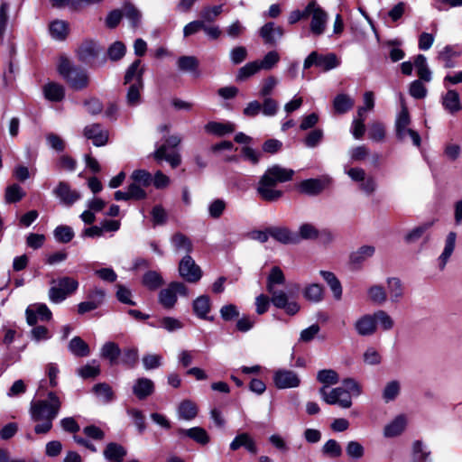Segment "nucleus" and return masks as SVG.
Segmentation results:
<instances>
[{"instance_id": "17", "label": "nucleus", "mask_w": 462, "mask_h": 462, "mask_svg": "<svg viewBox=\"0 0 462 462\" xmlns=\"http://www.w3.org/2000/svg\"><path fill=\"white\" fill-rule=\"evenodd\" d=\"M330 183V179L324 177L321 179H308L302 180L299 189L300 192L310 196H316L321 193Z\"/></svg>"}, {"instance_id": "18", "label": "nucleus", "mask_w": 462, "mask_h": 462, "mask_svg": "<svg viewBox=\"0 0 462 462\" xmlns=\"http://www.w3.org/2000/svg\"><path fill=\"white\" fill-rule=\"evenodd\" d=\"M328 21V13L318 5L310 18V31L314 36L322 35L327 28Z\"/></svg>"}, {"instance_id": "52", "label": "nucleus", "mask_w": 462, "mask_h": 462, "mask_svg": "<svg viewBox=\"0 0 462 462\" xmlns=\"http://www.w3.org/2000/svg\"><path fill=\"white\" fill-rule=\"evenodd\" d=\"M460 52L452 46H446L438 55V59L444 62L445 68H453L455 63L453 58L459 56Z\"/></svg>"}, {"instance_id": "50", "label": "nucleus", "mask_w": 462, "mask_h": 462, "mask_svg": "<svg viewBox=\"0 0 462 462\" xmlns=\"http://www.w3.org/2000/svg\"><path fill=\"white\" fill-rule=\"evenodd\" d=\"M143 83H130V87L126 94V102L131 106H135L141 102V91Z\"/></svg>"}, {"instance_id": "42", "label": "nucleus", "mask_w": 462, "mask_h": 462, "mask_svg": "<svg viewBox=\"0 0 462 462\" xmlns=\"http://www.w3.org/2000/svg\"><path fill=\"white\" fill-rule=\"evenodd\" d=\"M401 392V383L397 380L388 382L383 389L382 396L385 402H390L397 398Z\"/></svg>"}, {"instance_id": "21", "label": "nucleus", "mask_w": 462, "mask_h": 462, "mask_svg": "<svg viewBox=\"0 0 462 462\" xmlns=\"http://www.w3.org/2000/svg\"><path fill=\"white\" fill-rule=\"evenodd\" d=\"M127 455V449L119 443L109 442L103 450V456L107 462H123Z\"/></svg>"}, {"instance_id": "14", "label": "nucleus", "mask_w": 462, "mask_h": 462, "mask_svg": "<svg viewBox=\"0 0 462 462\" xmlns=\"http://www.w3.org/2000/svg\"><path fill=\"white\" fill-rule=\"evenodd\" d=\"M354 328L357 335L361 337H370L375 334L377 324L374 314H364L360 316L354 323Z\"/></svg>"}, {"instance_id": "30", "label": "nucleus", "mask_w": 462, "mask_h": 462, "mask_svg": "<svg viewBox=\"0 0 462 462\" xmlns=\"http://www.w3.org/2000/svg\"><path fill=\"white\" fill-rule=\"evenodd\" d=\"M177 412L180 420H191L198 415V407L195 402L184 400L179 404Z\"/></svg>"}, {"instance_id": "32", "label": "nucleus", "mask_w": 462, "mask_h": 462, "mask_svg": "<svg viewBox=\"0 0 462 462\" xmlns=\"http://www.w3.org/2000/svg\"><path fill=\"white\" fill-rule=\"evenodd\" d=\"M92 391L97 398L104 404H107L115 399L114 392L111 386L106 383L95 384Z\"/></svg>"}, {"instance_id": "20", "label": "nucleus", "mask_w": 462, "mask_h": 462, "mask_svg": "<svg viewBox=\"0 0 462 462\" xmlns=\"http://www.w3.org/2000/svg\"><path fill=\"white\" fill-rule=\"evenodd\" d=\"M267 178H260L258 186H257V193L259 197L265 201L273 202L280 199L283 192L280 189H277L274 186H270V184L265 183Z\"/></svg>"}, {"instance_id": "7", "label": "nucleus", "mask_w": 462, "mask_h": 462, "mask_svg": "<svg viewBox=\"0 0 462 462\" xmlns=\"http://www.w3.org/2000/svg\"><path fill=\"white\" fill-rule=\"evenodd\" d=\"M410 116L408 111L403 109L398 116L395 122L396 136L400 141H406L411 138L412 143L419 147L420 145V136L418 132L409 128Z\"/></svg>"}, {"instance_id": "6", "label": "nucleus", "mask_w": 462, "mask_h": 462, "mask_svg": "<svg viewBox=\"0 0 462 462\" xmlns=\"http://www.w3.org/2000/svg\"><path fill=\"white\" fill-rule=\"evenodd\" d=\"M319 393L322 400L328 404H337L344 409H348L352 405V400L348 391L345 390L342 386L336 387L330 392H328L327 386H322Z\"/></svg>"}, {"instance_id": "4", "label": "nucleus", "mask_w": 462, "mask_h": 462, "mask_svg": "<svg viewBox=\"0 0 462 462\" xmlns=\"http://www.w3.org/2000/svg\"><path fill=\"white\" fill-rule=\"evenodd\" d=\"M53 283L55 281L52 282ZM49 290V299L53 303L62 302L69 295L74 293L79 288L77 280L65 276L60 278Z\"/></svg>"}, {"instance_id": "47", "label": "nucleus", "mask_w": 462, "mask_h": 462, "mask_svg": "<svg viewBox=\"0 0 462 462\" xmlns=\"http://www.w3.org/2000/svg\"><path fill=\"white\" fill-rule=\"evenodd\" d=\"M123 16H125L134 28H136L141 21L142 14L140 11L131 3H125L123 7Z\"/></svg>"}, {"instance_id": "61", "label": "nucleus", "mask_w": 462, "mask_h": 462, "mask_svg": "<svg viewBox=\"0 0 462 462\" xmlns=\"http://www.w3.org/2000/svg\"><path fill=\"white\" fill-rule=\"evenodd\" d=\"M374 314L376 324L378 323L383 330L388 331L393 328L394 320L386 311L379 310Z\"/></svg>"}, {"instance_id": "5", "label": "nucleus", "mask_w": 462, "mask_h": 462, "mask_svg": "<svg viewBox=\"0 0 462 462\" xmlns=\"http://www.w3.org/2000/svg\"><path fill=\"white\" fill-rule=\"evenodd\" d=\"M340 64V60L335 53L321 54L318 51H311L304 60L303 69H309L310 67L315 66L319 68L322 71H329Z\"/></svg>"}, {"instance_id": "34", "label": "nucleus", "mask_w": 462, "mask_h": 462, "mask_svg": "<svg viewBox=\"0 0 462 462\" xmlns=\"http://www.w3.org/2000/svg\"><path fill=\"white\" fill-rule=\"evenodd\" d=\"M121 354V350L117 344L115 342H106L103 345L100 350V356L107 359L110 365H115Z\"/></svg>"}, {"instance_id": "48", "label": "nucleus", "mask_w": 462, "mask_h": 462, "mask_svg": "<svg viewBox=\"0 0 462 462\" xmlns=\"http://www.w3.org/2000/svg\"><path fill=\"white\" fill-rule=\"evenodd\" d=\"M285 282V276L282 269L278 266H274L271 269L270 274L267 278L266 289L268 291H273L275 289L276 284L282 285Z\"/></svg>"}, {"instance_id": "41", "label": "nucleus", "mask_w": 462, "mask_h": 462, "mask_svg": "<svg viewBox=\"0 0 462 462\" xmlns=\"http://www.w3.org/2000/svg\"><path fill=\"white\" fill-rule=\"evenodd\" d=\"M193 310L200 319H207L208 313L210 311V300L208 296L202 295L193 301Z\"/></svg>"}, {"instance_id": "12", "label": "nucleus", "mask_w": 462, "mask_h": 462, "mask_svg": "<svg viewBox=\"0 0 462 462\" xmlns=\"http://www.w3.org/2000/svg\"><path fill=\"white\" fill-rule=\"evenodd\" d=\"M180 275L189 282H197L202 276V272L199 265L189 255L184 256L179 264Z\"/></svg>"}, {"instance_id": "24", "label": "nucleus", "mask_w": 462, "mask_h": 462, "mask_svg": "<svg viewBox=\"0 0 462 462\" xmlns=\"http://www.w3.org/2000/svg\"><path fill=\"white\" fill-rule=\"evenodd\" d=\"M177 433L180 437H189L200 445H206L209 442V436L201 427H193L188 430L178 429Z\"/></svg>"}, {"instance_id": "40", "label": "nucleus", "mask_w": 462, "mask_h": 462, "mask_svg": "<svg viewBox=\"0 0 462 462\" xmlns=\"http://www.w3.org/2000/svg\"><path fill=\"white\" fill-rule=\"evenodd\" d=\"M205 130L208 134H212L217 136H223L226 134L233 133L235 128L231 124L209 122L205 125Z\"/></svg>"}, {"instance_id": "59", "label": "nucleus", "mask_w": 462, "mask_h": 462, "mask_svg": "<svg viewBox=\"0 0 462 462\" xmlns=\"http://www.w3.org/2000/svg\"><path fill=\"white\" fill-rule=\"evenodd\" d=\"M132 181H134L143 188L150 186L152 182V174L145 170H135L131 174Z\"/></svg>"}, {"instance_id": "63", "label": "nucleus", "mask_w": 462, "mask_h": 462, "mask_svg": "<svg viewBox=\"0 0 462 462\" xmlns=\"http://www.w3.org/2000/svg\"><path fill=\"white\" fill-rule=\"evenodd\" d=\"M177 64L180 70L193 72L198 69L199 61L194 56H181L179 58Z\"/></svg>"}, {"instance_id": "60", "label": "nucleus", "mask_w": 462, "mask_h": 462, "mask_svg": "<svg viewBox=\"0 0 462 462\" xmlns=\"http://www.w3.org/2000/svg\"><path fill=\"white\" fill-rule=\"evenodd\" d=\"M319 230L315 226L310 223H304L300 226L299 227V233L297 234L299 236L300 241L301 239L303 240H313L318 238L319 236Z\"/></svg>"}, {"instance_id": "49", "label": "nucleus", "mask_w": 462, "mask_h": 462, "mask_svg": "<svg viewBox=\"0 0 462 462\" xmlns=\"http://www.w3.org/2000/svg\"><path fill=\"white\" fill-rule=\"evenodd\" d=\"M430 451L420 440H416L412 446V462H427L429 460Z\"/></svg>"}, {"instance_id": "62", "label": "nucleus", "mask_w": 462, "mask_h": 462, "mask_svg": "<svg viewBox=\"0 0 462 462\" xmlns=\"http://www.w3.org/2000/svg\"><path fill=\"white\" fill-rule=\"evenodd\" d=\"M125 45L122 42L116 41L108 47L107 56L109 60L117 61L125 55Z\"/></svg>"}, {"instance_id": "13", "label": "nucleus", "mask_w": 462, "mask_h": 462, "mask_svg": "<svg viewBox=\"0 0 462 462\" xmlns=\"http://www.w3.org/2000/svg\"><path fill=\"white\" fill-rule=\"evenodd\" d=\"M53 195L60 202L67 207L72 206L80 199V193L72 189L68 182L60 181L52 190Z\"/></svg>"}, {"instance_id": "55", "label": "nucleus", "mask_w": 462, "mask_h": 462, "mask_svg": "<svg viewBox=\"0 0 462 462\" xmlns=\"http://www.w3.org/2000/svg\"><path fill=\"white\" fill-rule=\"evenodd\" d=\"M317 380L328 387V385L336 384L339 381L338 374L332 369H323L318 372Z\"/></svg>"}, {"instance_id": "29", "label": "nucleus", "mask_w": 462, "mask_h": 462, "mask_svg": "<svg viewBox=\"0 0 462 462\" xmlns=\"http://www.w3.org/2000/svg\"><path fill=\"white\" fill-rule=\"evenodd\" d=\"M43 95L51 102H60L65 97L63 86L55 82H50L43 86Z\"/></svg>"}, {"instance_id": "9", "label": "nucleus", "mask_w": 462, "mask_h": 462, "mask_svg": "<svg viewBox=\"0 0 462 462\" xmlns=\"http://www.w3.org/2000/svg\"><path fill=\"white\" fill-rule=\"evenodd\" d=\"M273 383L278 389L297 388L300 385L299 374L288 369H277L273 372Z\"/></svg>"}, {"instance_id": "23", "label": "nucleus", "mask_w": 462, "mask_h": 462, "mask_svg": "<svg viewBox=\"0 0 462 462\" xmlns=\"http://www.w3.org/2000/svg\"><path fill=\"white\" fill-rule=\"evenodd\" d=\"M457 234L450 232L446 237L445 246L441 254L438 258V263L439 270H444L450 256L452 255L456 246Z\"/></svg>"}, {"instance_id": "2", "label": "nucleus", "mask_w": 462, "mask_h": 462, "mask_svg": "<svg viewBox=\"0 0 462 462\" xmlns=\"http://www.w3.org/2000/svg\"><path fill=\"white\" fill-rule=\"evenodd\" d=\"M58 71L75 90H81L88 86V73L84 69L73 66L65 56H60L59 59Z\"/></svg>"}, {"instance_id": "27", "label": "nucleus", "mask_w": 462, "mask_h": 462, "mask_svg": "<svg viewBox=\"0 0 462 462\" xmlns=\"http://www.w3.org/2000/svg\"><path fill=\"white\" fill-rule=\"evenodd\" d=\"M154 391V383L151 379L148 378H139L136 380L133 386V392L135 396L143 400L151 395Z\"/></svg>"}, {"instance_id": "46", "label": "nucleus", "mask_w": 462, "mask_h": 462, "mask_svg": "<svg viewBox=\"0 0 462 462\" xmlns=\"http://www.w3.org/2000/svg\"><path fill=\"white\" fill-rule=\"evenodd\" d=\"M171 242L174 246L175 250L184 251L186 253H190L192 251V243L189 237L181 233H177L172 236Z\"/></svg>"}, {"instance_id": "57", "label": "nucleus", "mask_w": 462, "mask_h": 462, "mask_svg": "<svg viewBox=\"0 0 462 462\" xmlns=\"http://www.w3.org/2000/svg\"><path fill=\"white\" fill-rule=\"evenodd\" d=\"M385 127L380 122H374L369 125L368 137L374 142L381 143L385 138Z\"/></svg>"}, {"instance_id": "33", "label": "nucleus", "mask_w": 462, "mask_h": 462, "mask_svg": "<svg viewBox=\"0 0 462 462\" xmlns=\"http://www.w3.org/2000/svg\"><path fill=\"white\" fill-rule=\"evenodd\" d=\"M319 273L332 291L334 298L337 300H341L343 292L342 286L336 275L328 271H320Z\"/></svg>"}, {"instance_id": "26", "label": "nucleus", "mask_w": 462, "mask_h": 462, "mask_svg": "<svg viewBox=\"0 0 462 462\" xmlns=\"http://www.w3.org/2000/svg\"><path fill=\"white\" fill-rule=\"evenodd\" d=\"M144 72V68L141 65L140 60H135L126 69L124 83H143V74Z\"/></svg>"}, {"instance_id": "11", "label": "nucleus", "mask_w": 462, "mask_h": 462, "mask_svg": "<svg viewBox=\"0 0 462 462\" xmlns=\"http://www.w3.org/2000/svg\"><path fill=\"white\" fill-rule=\"evenodd\" d=\"M101 51L98 44L92 40L84 41L77 50L78 59L90 67H95V60L97 58Z\"/></svg>"}, {"instance_id": "39", "label": "nucleus", "mask_w": 462, "mask_h": 462, "mask_svg": "<svg viewBox=\"0 0 462 462\" xmlns=\"http://www.w3.org/2000/svg\"><path fill=\"white\" fill-rule=\"evenodd\" d=\"M223 12V5H207L202 8L200 11V21L204 22V24L214 23L216 19Z\"/></svg>"}, {"instance_id": "36", "label": "nucleus", "mask_w": 462, "mask_h": 462, "mask_svg": "<svg viewBox=\"0 0 462 462\" xmlns=\"http://www.w3.org/2000/svg\"><path fill=\"white\" fill-rule=\"evenodd\" d=\"M414 66L420 80L430 82L431 80V71L428 67L427 59L424 55L419 54L414 59Z\"/></svg>"}, {"instance_id": "44", "label": "nucleus", "mask_w": 462, "mask_h": 462, "mask_svg": "<svg viewBox=\"0 0 462 462\" xmlns=\"http://www.w3.org/2000/svg\"><path fill=\"white\" fill-rule=\"evenodd\" d=\"M69 32L68 23L62 20L53 21L50 24V33L56 40H64Z\"/></svg>"}, {"instance_id": "15", "label": "nucleus", "mask_w": 462, "mask_h": 462, "mask_svg": "<svg viewBox=\"0 0 462 462\" xmlns=\"http://www.w3.org/2000/svg\"><path fill=\"white\" fill-rule=\"evenodd\" d=\"M83 134L97 147L106 145L108 141V132L99 124L87 125L83 130Z\"/></svg>"}, {"instance_id": "37", "label": "nucleus", "mask_w": 462, "mask_h": 462, "mask_svg": "<svg viewBox=\"0 0 462 462\" xmlns=\"http://www.w3.org/2000/svg\"><path fill=\"white\" fill-rule=\"evenodd\" d=\"M355 101L346 94L337 95L333 101V107L337 114H345L353 108Z\"/></svg>"}, {"instance_id": "31", "label": "nucleus", "mask_w": 462, "mask_h": 462, "mask_svg": "<svg viewBox=\"0 0 462 462\" xmlns=\"http://www.w3.org/2000/svg\"><path fill=\"white\" fill-rule=\"evenodd\" d=\"M68 348L72 355L79 357L88 356L90 354L88 345L80 337H72L69 342Z\"/></svg>"}, {"instance_id": "16", "label": "nucleus", "mask_w": 462, "mask_h": 462, "mask_svg": "<svg viewBox=\"0 0 462 462\" xmlns=\"http://www.w3.org/2000/svg\"><path fill=\"white\" fill-rule=\"evenodd\" d=\"M259 34L265 44L275 45L282 38L284 30L273 22H269L260 28Z\"/></svg>"}, {"instance_id": "56", "label": "nucleus", "mask_w": 462, "mask_h": 462, "mask_svg": "<svg viewBox=\"0 0 462 462\" xmlns=\"http://www.w3.org/2000/svg\"><path fill=\"white\" fill-rule=\"evenodd\" d=\"M54 238L63 244H67L74 237V231L69 226H58L53 231Z\"/></svg>"}, {"instance_id": "8", "label": "nucleus", "mask_w": 462, "mask_h": 462, "mask_svg": "<svg viewBox=\"0 0 462 462\" xmlns=\"http://www.w3.org/2000/svg\"><path fill=\"white\" fill-rule=\"evenodd\" d=\"M188 288L182 282H171L159 293V302L165 309H171L177 301L178 295L186 296Z\"/></svg>"}, {"instance_id": "28", "label": "nucleus", "mask_w": 462, "mask_h": 462, "mask_svg": "<svg viewBox=\"0 0 462 462\" xmlns=\"http://www.w3.org/2000/svg\"><path fill=\"white\" fill-rule=\"evenodd\" d=\"M387 291V295H389L392 302H399L404 295V289L401 280L395 277L388 278Z\"/></svg>"}, {"instance_id": "10", "label": "nucleus", "mask_w": 462, "mask_h": 462, "mask_svg": "<svg viewBox=\"0 0 462 462\" xmlns=\"http://www.w3.org/2000/svg\"><path fill=\"white\" fill-rule=\"evenodd\" d=\"M292 169L282 167L281 165L275 164L269 167L261 178H267L265 183L270 186L276 187L277 183H282L289 181L294 175Z\"/></svg>"}, {"instance_id": "51", "label": "nucleus", "mask_w": 462, "mask_h": 462, "mask_svg": "<svg viewBox=\"0 0 462 462\" xmlns=\"http://www.w3.org/2000/svg\"><path fill=\"white\" fill-rule=\"evenodd\" d=\"M261 70V68L258 64V60H254L252 62L246 63L245 66L241 67L236 75L237 81H244L249 77L256 74Z\"/></svg>"}, {"instance_id": "35", "label": "nucleus", "mask_w": 462, "mask_h": 462, "mask_svg": "<svg viewBox=\"0 0 462 462\" xmlns=\"http://www.w3.org/2000/svg\"><path fill=\"white\" fill-rule=\"evenodd\" d=\"M406 419L404 416H397L391 423L384 428V436L393 438L400 435L405 429Z\"/></svg>"}, {"instance_id": "45", "label": "nucleus", "mask_w": 462, "mask_h": 462, "mask_svg": "<svg viewBox=\"0 0 462 462\" xmlns=\"http://www.w3.org/2000/svg\"><path fill=\"white\" fill-rule=\"evenodd\" d=\"M367 295L369 300L376 304L383 305L387 300V292L381 285H373L368 288Z\"/></svg>"}, {"instance_id": "25", "label": "nucleus", "mask_w": 462, "mask_h": 462, "mask_svg": "<svg viewBox=\"0 0 462 462\" xmlns=\"http://www.w3.org/2000/svg\"><path fill=\"white\" fill-rule=\"evenodd\" d=\"M441 104L445 110L450 114H456L462 109L459 95L456 90H448L441 98Z\"/></svg>"}, {"instance_id": "3", "label": "nucleus", "mask_w": 462, "mask_h": 462, "mask_svg": "<svg viewBox=\"0 0 462 462\" xmlns=\"http://www.w3.org/2000/svg\"><path fill=\"white\" fill-rule=\"evenodd\" d=\"M180 143L181 138L179 135H171L165 139L164 143L155 149L152 156L158 162L166 161L172 168H177L181 163V156L176 151L169 152V149L178 147Z\"/></svg>"}, {"instance_id": "22", "label": "nucleus", "mask_w": 462, "mask_h": 462, "mask_svg": "<svg viewBox=\"0 0 462 462\" xmlns=\"http://www.w3.org/2000/svg\"><path fill=\"white\" fill-rule=\"evenodd\" d=\"M240 448H245L253 455H255L258 452L255 441L248 433L245 432L238 434L230 443L231 450H237Z\"/></svg>"}, {"instance_id": "19", "label": "nucleus", "mask_w": 462, "mask_h": 462, "mask_svg": "<svg viewBox=\"0 0 462 462\" xmlns=\"http://www.w3.org/2000/svg\"><path fill=\"white\" fill-rule=\"evenodd\" d=\"M269 234L271 237L283 245L298 244L300 242L298 235L285 226H271L269 227Z\"/></svg>"}, {"instance_id": "54", "label": "nucleus", "mask_w": 462, "mask_h": 462, "mask_svg": "<svg viewBox=\"0 0 462 462\" xmlns=\"http://www.w3.org/2000/svg\"><path fill=\"white\" fill-rule=\"evenodd\" d=\"M321 451L323 455L331 458H337L342 455V448L340 444L332 439L325 442L322 446Z\"/></svg>"}, {"instance_id": "1", "label": "nucleus", "mask_w": 462, "mask_h": 462, "mask_svg": "<svg viewBox=\"0 0 462 462\" xmlns=\"http://www.w3.org/2000/svg\"><path fill=\"white\" fill-rule=\"evenodd\" d=\"M60 408L61 401L54 392H50L47 399L32 401L29 411L32 420L36 423L34 432L38 435L49 433Z\"/></svg>"}, {"instance_id": "43", "label": "nucleus", "mask_w": 462, "mask_h": 462, "mask_svg": "<svg viewBox=\"0 0 462 462\" xmlns=\"http://www.w3.org/2000/svg\"><path fill=\"white\" fill-rule=\"evenodd\" d=\"M375 252V249L372 245H363L350 255L352 263L360 264L368 258L372 257Z\"/></svg>"}, {"instance_id": "38", "label": "nucleus", "mask_w": 462, "mask_h": 462, "mask_svg": "<svg viewBox=\"0 0 462 462\" xmlns=\"http://www.w3.org/2000/svg\"><path fill=\"white\" fill-rule=\"evenodd\" d=\"M303 296L307 300L318 303L323 300L324 291L321 285L311 283L304 288Z\"/></svg>"}, {"instance_id": "58", "label": "nucleus", "mask_w": 462, "mask_h": 462, "mask_svg": "<svg viewBox=\"0 0 462 462\" xmlns=\"http://www.w3.org/2000/svg\"><path fill=\"white\" fill-rule=\"evenodd\" d=\"M24 196V190L18 184H13L6 188L5 199L6 203H14L20 201Z\"/></svg>"}, {"instance_id": "64", "label": "nucleus", "mask_w": 462, "mask_h": 462, "mask_svg": "<svg viewBox=\"0 0 462 462\" xmlns=\"http://www.w3.org/2000/svg\"><path fill=\"white\" fill-rule=\"evenodd\" d=\"M280 61V55L276 51L265 54L262 60H258L261 69L270 70Z\"/></svg>"}, {"instance_id": "53", "label": "nucleus", "mask_w": 462, "mask_h": 462, "mask_svg": "<svg viewBox=\"0 0 462 462\" xmlns=\"http://www.w3.org/2000/svg\"><path fill=\"white\" fill-rule=\"evenodd\" d=\"M150 326L162 328L169 332H173L183 328V324L180 320L171 317H164L158 320V324L150 323Z\"/></svg>"}]
</instances>
